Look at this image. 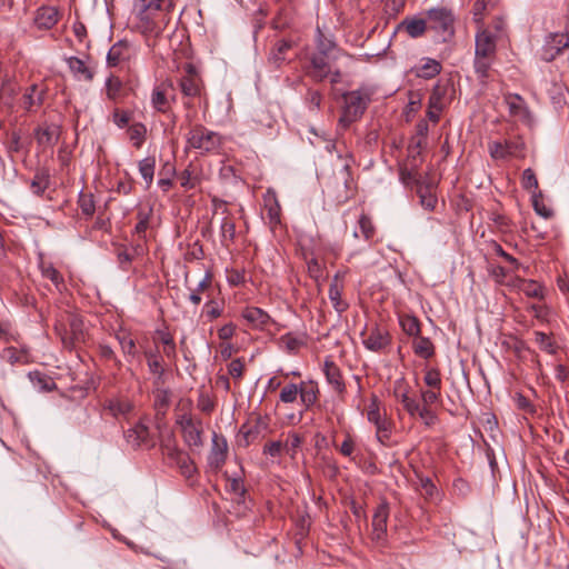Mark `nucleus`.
Returning a JSON list of instances; mask_svg holds the SVG:
<instances>
[{"label": "nucleus", "mask_w": 569, "mask_h": 569, "mask_svg": "<svg viewBox=\"0 0 569 569\" xmlns=\"http://www.w3.org/2000/svg\"><path fill=\"white\" fill-rule=\"evenodd\" d=\"M163 0H134L133 14L137 29L146 37H159L166 29L169 18L162 12Z\"/></svg>", "instance_id": "f257e3e1"}, {"label": "nucleus", "mask_w": 569, "mask_h": 569, "mask_svg": "<svg viewBox=\"0 0 569 569\" xmlns=\"http://www.w3.org/2000/svg\"><path fill=\"white\" fill-rule=\"evenodd\" d=\"M186 140V148L193 149L201 156L219 153L224 143V139L220 133L202 124L191 127L187 133Z\"/></svg>", "instance_id": "f03ea898"}, {"label": "nucleus", "mask_w": 569, "mask_h": 569, "mask_svg": "<svg viewBox=\"0 0 569 569\" xmlns=\"http://www.w3.org/2000/svg\"><path fill=\"white\" fill-rule=\"evenodd\" d=\"M375 93L372 86H361L357 90L349 91L343 94V114L340 119L341 122L351 123L360 117L367 109L371 98Z\"/></svg>", "instance_id": "7ed1b4c3"}, {"label": "nucleus", "mask_w": 569, "mask_h": 569, "mask_svg": "<svg viewBox=\"0 0 569 569\" xmlns=\"http://www.w3.org/2000/svg\"><path fill=\"white\" fill-rule=\"evenodd\" d=\"M162 456L168 466L176 467L184 478H191L196 472V466L190 456L180 449L174 440H168L161 446Z\"/></svg>", "instance_id": "20e7f679"}, {"label": "nucleus", "mask_w": 569, "mask_h": 569, "mask_svg": "<svg viewBox=\"0 0 569 569\" xmlns=\"http://www.w3.org/2000/svg\"><path fill=\"white\" fill-rule=\"evenodd\" d=\"M182 439L189 448H200L203 445V423L200 418L183 412L177 417Z\"/></svg>", "instance_id": "39448f33"}, {"label": "nucleus", "mask_w": 569, "mask_h": 569, "mask_svg": "<svg viewBox=\"0 0 569 569\" xmlns=\"http://www.w3.org/2000/svg\"><path fill=\"white\" fill-rule=\"evenodd\" d=\"M137 56V48L128 40H119L107 53V66L122 69Z\"/></svg>", "instance_id": "423d86ee"}, {"label": "nucleus", "mask_w": 569, "mask_h": 569, "mask_svg": "<svg viewBox=\"0 0 569 569\" xmlns=\"http://www.w3.org/2000/svg\"><path fill=\"white\" fill-rule=\"evenodd\" d=\"M179 88L184 97L196 98L201 96L203 82L194 64L186 63L183 66Z\"/></svg>", "instance_id": "0eeeda50"}, {"label": "nucleus", "mask_w": 569, "mask_h": 569, "mask_svg": "<svg viewBox=\"0 0 569 569\" xmlns=\"http://www.w3.org/2000/svg\"><path fill=\"white\" fill-rule=\"evenodd\" d=\"M388 517L389 507L387 502H383L378 507L372 518L371 540L378 548L387 547Z\"/></svg>", "instance_id": "6e6552de"}, {"label": "nucleus", "mask_w": 569, "mask_h": 569, "mask_svg": "<svg viewBox=\"0 0 569 569\" xmlns=\"http://www.w3.org/2000/svg\"><path fill=\"white\" fill-rule=\"evenodd\" d=\"M338 57L328 56L315 52L310 57L309 66L306 68V73L315 81H323L331 73V66Z\"/></svg>", "instance_id": "1a4fd4ad"}, {"label": "nucleus", "mask_w": 569, "mask_h": 569, "mask_svg": "<svg viewBox=\"0 0 569 569\" xmlns=\"http://www.w3.org/2000/svg\"><path fill=\"white\" fill-rule=\"evenodd\" d=\"M270 419L268 416L253 415L240 428V436L243 438L244 446L250 445L260 436L269 431Z\"/></svg>", "instance_id": "9d476101"}, {"label": "nucleus", "mask_w": 569, "mask_h": 569, "mask_svg": "<svg viewBox=\"0 0 569 569\" xmlns=\"http://www.w3.org/2000/svg\"><path fill=\"white\" fill-rule=\"evenodd\" d=\"M330 192L338 204L345 203L353 196L355 186L347 166L335 177V186Z\"/></svg>", "instance_id": "9b49d317"}, {"label": "nucleus", "mask_w": 569, "mask_h": 569, "mask_svg": "<svg viewBox=\"0 0 569 569\" xmlns=\"http://www.w3.org/2000/svg\"><path fill=\"white\" fill-rule=\"evenodd\" d=\"M228 441L223 435L213 432L211 438V447L208 452V466L212 470H219L226 463L228 458Z\"/></svg>", "instance_id": "f8f14e48"}, {"label": "nucleus", "mask_w": 569, "mask_h": 569, "mask_svg": "<svg viewBox=\"0 0 569 569\" xmlns=\"http://www.w3.org/2000/svg\"><path fill=\"white\" fill-rule=\"evenodd\" d=\"M427 17L432 29L452 32L455 16L451 9L447 7L431 8L427 11Z\"/></svg>", "instance_id": "ddd939ff"}, {"label": "nucleus", "mask_w": 569, "mask_h": 569, "mask_svg": "<svg viewBox=\"0 0 569 569\" xmlns=\"http://www.w3.org/2000/svg\"><path fill=\"white\" fill-rule=\"evenodd\" d=\"M569 47V32H555L550 33L546 40L542 49V58L546 61H551L565 48Z\"/></svg>", "instance_id": "4468645a"}, {"label": "nucleus", "mask_w": 569, "mask_h": 569, "mask_svg": "<svg viewBox=\"0 0 569 569\" xmlns=\"http://www.w3.org/2000/svg\"><path fill=\"white\" fill-rule=\"evenodd\" d=\"M69 332L61 336L62 343L66 348H73L77 343L84 340V325L82 319L77 315L69 316Z\"/></svg>", "instance_id": "2eb2a0df"}, {"label": "nucleus", "mask_w": 569, "mask_h": 569, "mask_svg": "<svg viewBox=\"0 0 569 569\" xmlns=\"http://www.w3.org/2000/svg\"><path fill=\"white\" fill-rule=\"evenodd\" d=\"M495 53L496 40L493 36L488 30L479 28L476 34V56L493 58Z\"/></svg>", "instance_id": "dca6fc26"}, {"label": "nucleus", "mask_w": 569, "mask_h": 569, "mask_svg": "<svg viewBox=\"0 0 569 569\" xmlns=\"http://www.w3.org/2000/svg\"><path fill=\"white\" fill-rule=\"evenodd\" d=\"M505 101L512 117L528 124L531 122L530 112L526 106L525 100L519 94H507L505 97Z\"/></svg>", "instance_id": "f3484780"}, {"label": "nucleus", "mask_w": 569, "mask_h": 569, "mask_svg": "<svg viewBox=\"0 0 569 569\" xmlns=\"http://www.w3.org/2000/svg\"><path fill=\"white\" fill-rule=\"evenodd\" d=\"M67 66L77 81L91 82L94 77V72L89 68L86 62L78 57L66 58Z\"/></svg>", "instance_id": "a211bd4d"}, {"label": "nucleus", "mask_w": 569, "mask_h": 569, "mask_svg": "<svg viewBox=\"0 0 569 569\" xmlns=\"http://www.w3.org/2000/svg\"><path fill=\"white\" fill-rule=\"evenodd\" d=\"M427 29L426 21L420 18H406L393 30V36L398 32H406L411 38L421 37Z\"/></svg>", "instance_id": "6ab92c4d"}, {"label": "nucleus", "mask_w": 569, "mask_h": 569, "mask_svg": "<svg viewBox=\"0 0 569 569\" xmlns=\"http://www.w3.org/2000/svg\"><path fill=\"white\" fill-rule=\"evenodd\" d=\"M264 208L267 210V218L269 220V224L274 228L280 224V213L281 207L277 199V194L272 190H268L263 196Z\"/></svg>", "instance_id": "aec40b11"}, {"label": "nucleus", "mask_w": 569, "mask_h": 569, "mask_svg": "<svg viewBox=\"0 0 569 569\" xmlns=\"http://www.w3.org/2000/svg\"><path fill=\"white\" fill-rule=\"evenodd\" d=\"M319 396L318 385L313 381H301L299 383V399L306 410L311 408L317 401Z\"/></svg>", "instance_id": "412c9836"}, {"label": "nucleus", "mask_w": 569, "mask_h": 569, "mask_svg": "<svg viewBox=\"0 0 569 569\" xmlns=\"http://www.w3.org/2000/svg\"><path fill=\"white\" fill-rule=\"evenodd\" d=\"M323 372L328 383L337 391L342 392L345 390V383L339 367L331 360L326 359L323 363Z\"/></svg>", "instance_id": "4be33fe9"}, {"label": "nucleus", "mask_w": 569, "mask_h": 569, "mask_svg": "<svg viewBox=\"0 0 569 569\" xmlns=\"http://www.w3.org/2000/svg\"><path fill=\"white\" fill-rule=\"evenodd\" d=\"M59 19V12L54 7L38 9L34 22L39 29H51Z\"/></svg>", "instance_id": "5701e85b"}, {"label": "nucleus", "mask_w": 569, "mask_h": 569, "mask_svg": "<svg viewBox=\"0 0 569 569\" xmlns=\"http://www.w3.org/2000/svg\"><path fill=\"white\" fill-rule=\"evenodd\" d=\"M355 217L357 218V226L352 231L353 237L356 239L369 240L373 236L371 220L362 211L358 212V209H356Z\"/></svg>", "instance_id": "b1692460"}, {"label": "nucleus", "mask_w": 569, "mask_h": 569, "mask_svg": "<svg viewBox=\"0 0 569 569\" xmlns=\"http://www.w3.org/2000/svg\"><path fill=\"white\" fill-rule=\"evenodd\" d=\"M168 87H170V84L161 83L156 86L151 93V104L161 113H166L170 109V102L167 97Z\"/></svg>", "instance_id": "393cba45"}, {"label": "nucleus", "mask_w": 569, "mask_h": 569, "mask_svg": "<svg viewBox=\"0 0 569 569\" xmlns=\"http://www.w3.org/2000/svg\"><path fill=\"white\" fill-rule=\"evenodd\" d=\"M106 409L116 418H127L132 411L133 405L127 398H112L107 401Z\"/></svg>", "instance_id": "a878e982"}, {"label": "nucleus", "mask_w": 569, "mask_h": 569, "mask_svg": "<svg viewBox=\"0 0 569 569\" xmlns=\"http://www.w3.org/2000/svg\"><path fill=\"white\" fill-rule=\"evenodd\" d=\"M443 109L442 91L439 87H436L429 97L427 117L433 123H437L440 119V113Z\"/></svg>", "instance_id": "bb28decb"}, {"label": "nucleus", "mask_w": 569, "mask_h": 569, "mask_svg": "<svg viewBox=\"0 0 569 569\" xmlns=\"http://www.w3.org/2000/svg\"><path fill=\"white\" fill-rule=\"evenodd\" d=\"M116 338L120 345L123 356L126 357L127 361L130 362L138 355L134 339L126 330H120L117 332Z\"/></svg>", "instance_id": "cd10ccee"}, {"label": "nucleus", "mask_w": 569, "mask_h": 569, "mask_svg": "<svg viewBox=\"0 0 569 569\" xmlns=\"http://www.w3.org/2000/svg\"><path fill=\"white\" fill-rule=\"evenodd\" d=\"M59 127L56 124H48L37 130V141L41 146H54L59 140Z\"/></svg>", "instance_id": "c85d7f7f"}, {"label": "nucleus", "mask_w": 569, "mask_h": 569, "mask_svg": "<svg viewBox=\"0 0 569 569\" xmlns=\"http://www.w3.org/2000/svg\"><path fill=\"white\" fill-rule=\"evenodd\" d=\"M316 43L318 53L338 58L342 56V52L337 48L336 43L331 39L325 37L319 27L317 28Z\"/></svg>", "instance_id": "c756f323"}, {"label": "nucleus", "mask_w": 569, "mask_h": 569, "mask_svg": "<svg viewBox=\"0 0 569 569\" xmlns=\"http://www.w3.org/2000/svg\"><path fill=\"white\" fill-rule=\"evenodd\" d=\"M242 317L254 327H264L270 322V316L258 307H247Z\"/></svg>", "instance_id": "7c9ffc66"}, {"label": "nucleus", "mask_w": 569, "mask_h": 569, "mask_svg": "<svg viewBox=\"0 0 569 569\" xmlns=\"http://www.w3.org/2000/svg\"><path fill=\"white\" fill-rule=\"evenodd\" d=\"M441 64L439 61L431 58H423L421 64L416 67V74L420 78L431 79L439 74Z\"/></svg>", "instance_id": "2f4dec72"}, {"label": "nucleus", "mask_w": 569, "mask_h": 569, "mask_svg": "<svg viewBox=\"0 0 569 569\" xmlns=\"http://www.w3.org/2000/svg\"><path fill=\"white\" fill-rule=\"evenodd\" d=\"M0 357L2 360L9 362L10 365H24L30 361V357L27 350L17 349L14 347L4 348L1 351Z\"/></svg>", "instance_id": "473e14b6"}, {"label": "nucleus", "mask_w": 569, "mask_h": 569, "mask_svg": "<svg viewBox=\"0 0 569 569\" xmlns=\"http://www.w3.org/2000/svg\"><path fill=\"white\" fill-rule=\"evenodd\" d=\"M144 357L147 359L149 371L154 375L157 379H161L164 373V366L159 350H146Z\"/></svg>", "instance_id": "72a5a7b5"}, {"label": "nucleus", "mask_w": 569, "mask_h": 569, "mask_svg": "<svg viewBox=\"0 0 569 569\" xmlns=\"http://www.w3.org/2000/svg\"><path fill=\"white\" fill-rule=\"evenodd\" d=\"M292 48V42L286 39L277 41L270 52L269 61L276 67H280L286 61L288 50Z\"/></svg>", "instance_id": "f704fd0d"}, {"label": "nucleus", "mask_w": 569, "mask_h": 569, "mask_svg": "<svg viewBox=\"0 0 569 569\" xmlns=\"http://www.w3.org/2000/svg\"><path fill=\"white\" fill-rule=\"evenodd\" d=\"M126 437L132 446H140L148 440L149 428L144 423L138 422L134 427L128 429Z\"/></svg>", "instance_id": "c9c22d12"}, {"label": "nucleus", "mask_w": 569, "mask_h": 569, "mask_svg": "<svg viewBox=\"0 0 569 569\" xmlns=\"http://www.w3.org/2000/svg\"><path fill=\"white\" fill-rule=\"evenodd\" d=\"M390 342L388 333H382L380 330L372 331L365 340V346L372 351H380L386 348Z\"/></svg>", "instance_id": "e433bc0d"}, {"label": "nucleus", "mask_w": 569, "mask_h": 569, "mask_svg": "<svg viewBox=\"0 0 569 569\" xmlns=\"http://www.w3.org/2000/svg\"><path fill=\"white\" fill-rule=\"evenodd\" d=\"M342 287L338 283V276H335L329 286V299L333 308L338 312H343L347 309V303L341 299Z\"/></svg>", "instance_id": "4c0bfd02"}, {"label": "nucleus", "mask_w": 569, "mask_h": 569, "mask_svg": "<svg viewBox=\"0 0 569 569\" xmlns=\"http://www.w3.org/2000/svg\"><path fill=\"white\" fill-rule=\"evenodd\" d=\"M139 172L141 177L143 178L147 188H149L152 184L153 176H154V169H156V159L154 157H146L138 163Z\"/></svg>", "instance_id": "58836bf2"}, {"label": "nucleus", "mask_w": 569, "mask_h": 569, "mask_svg": "<svg viewBox=\"0 0 569 569\" xmlns=\"http://www.w3.org/2000/svg\"><path fill=\"white\" fill-rule=\"evenodd\" d=\"M533 336H535V342L538 345L540 350H542L549 355L557 353L558 346L551 335H547L542 331H535Z\"/></svg>", "instance_id": "ea45409f"}, {"label": "nucleus", "mask_w": 569, "mask_h": 569, "mask_svg": "<svg viewBox=\"0 0 569 569\" xmlns=\"http://www.w3.org/2000/svg\"><path fill=\"white\" fill-rule=\"evenodd\" d=\"M128 136L134 148L140 149L144 143L147 128L141 122H136L128 128Z\"/></svg>", "instance_id": "a19ab883"}, {"label": "nucleus", "mask_w": 569, "mask_h": 569, "mask_svg": "<svg viewBox=\"0 0 569 569\" xmlns=\"http://www.w3.org/2000/svg\"><path fill=\"white\" fill-rule=\"evenodd\" d=\"M152 217V208L140 209L137 213L138 222L134 227V232L140 239H144V233L150 227V219Z\"/></svg>", "instance_id": "79ce46f5"}, {"label": "nucleus", "mask_w": 569, "mask_h": 569, "mask_svg": "<svg viewBox=\"0 0 569 569\" xmlns=\"http://www.w3.org/2000/svg\"><path fill=\"white\" fill-rule=\"evenodd\" d=\"M399 325L405 333L417 337L420 333L419 320L410 315H399Z\"/></svg>", "instance_id": "37998d69"}, {"label": "nucleus", "mask_w": 569, "mask_h": 569, "mask_svg": "<svg viewBox=\"0 0 569 569\" xmlns=\"http://www.w3.org/2000/svg\"><path fill=\"white\" fill-rule=\"evenodd\" d=\"M40 270L43 278H47L52 281L54 287L61 291L63 287V277L61 273L53 267L52 263H40Z\"/></svg>", "instance_id": "c03bdc74"}, {"label": "nucleus", "mask_w": 569, "mask_h": 569, "mask_svg": "<svg viewBox=\"0 0 569 569\" xmlns=\"http://www.w3.org/2000/svg\"><path fill=\"white\" fill-rule=\"evenodd\" d=\"M506 143L507 152H509L510 158H525L526 156V143L520 138H512L503 140Z\"/></svg>", "instance_id": "a18cd8bd"}, {"label": "nucleus", "mask_w": 569, "mask_h": 569, "mask_svg": "<svg viewBox=\"0 0 569 569\" xmlns=\"http://www.w3.org/2000/svg\"><path fill=\"white\" fill-rule=\"evenodd\" d=\"M220 233L222 244L229 246V243L233 241L236 236V224L230 217L226 216L222 219L220 224Z\"/></svg>", "instance_id": "49530a36"}, {"label": "nucleus", "mask_w": 569, "mask_h": 569, "mask_svg": "<svg viewBox=\"0 0 569 569\" xmlns=\"http://www.w3.org/2000/svg\"><path fill=\"white\" fill-rule=\"evenodd\" d=\"M497 0H476L472 9L473 21L479 28L482 27L485 12L496 4Z\"/></svg>", "instance_id": "de8ad7c7"}, {"label": "nucleus", "mask_w": 569, "mask_h": 569, "mask_svg": "<svg viewBox=\"0 0 569 569\" xmlns=\"http://www.w3.org/2000/svg\"><path fill=\"white\" fill-rule=\"evenodd\" d=\"M393 396L401 397L403 407L410 415H415L419 411V405L408 396L405 389H402L401 381H398L397 387L393 388Z\"/></svg>", "instance_id": "09e8293b"}, {"label": "nucleus", "mask_w": 569, "mask_h": 569, "mask_svg": "<svg viewBox=\"0 0 569 569\" xmlns=\"http://www.w3.org/2000/svg\"><path fill=\"white\" fill-rule=\"evenodd\" d=\"M49 187V176L44 171L37 172L30 183V189L33 194L40 197Z\"/></svg>", "instance_id": "8fccbe9b"}, {"label": "nucleus", "mask_w": 569, "mask_h": 569, "mask_svg": "<svg viewBox=\"0 0 569 569\" xmlns=\"http://www.w3.org/2000/svg\"><path fill=\"white\" fill-rule=\"evenodd\" d=\"M417 192L419 194L421 206L425 209L432 211L438 201L435 192L430 188L423 186H419Z\"/></svg>", "instance_id": "3c124183"}, {"label": "nucleus", "mask_w": 569, "mask_h": 569, "mask_svg": "<svg viewBox=\"0 0 569 569\" xmlns=\"http://www.w3.org/2000/svg\"><path fill=\"white\" fill-rule=\"evenodd\" d=\"M144 253V248L142 244L138 243L134 247H132V251L129 252L127 249L122 250L118 253V260L123 270H127L128 264L139 256H142Z\"/></svg>", "instance_id": "603ef678"}, {"label": "nucleus", "mask_w": 569, "mask_h": 569, "mask_svg": "<svg viewBox=\"0 0 569 569\" xmlns=\"http://www.w3.org/2000/svg\"><path fill=\"white\" fill-rule=\"evenodd\" d=\"M520 290L530 298H543V287L535 280H523Z\"/></svg>", "instance_id": "864d4df0"}, {"label": "nucleus", "mask_w": 569, "mask_h": 569, "mask_svg": "<svg viewBox=\"0 0 569 569\" xmlns=\"http://www.w3.org/2000/svg\"><path fill=\"white\" fill-rule=\"evenodd\" d=\"M421 106V97L417 92H409V101L403 110V117L406 121H410L412 117L418 112Z\"/></svg>", "instance_id": "5fc2aeb1"}, {"label": "nucleus", "mask_w": 569, "mask_h": 569, "mask_svg": "<svg viewBox=\"0 0 569 569\" xmlns=\"http://www.w3.org/2000/svg\"><path fill=\"white\" fill-rule=\"evenodd\" d=\"M104 87L107 98L109 100H116L120 94L122 81L118 77L111 74L107 78Z\"/></svg>", "instance_id": "6e6d98bb"}, {"label": "nucleus", "mask_w": 569, "mask_h": 569, "mask_svg": "<svg viewBox=\"0 0 569 569\" xmlns=\"http://www.w3.org/2000/svg\"><path fill=\"white\" fill-rule=\"evenodd\" d=\"M79 207L81 209V212L87 217H92L96 211V204L93 200L92 193H79V200H78Z\"/></svg>", "instance_id": "4d7b16f0"}, {"label": "nucleus", "mask_w": 569, "mask_h": 569, "mask_svg": "<svg viewBox=\"0 0 569 569\" xmlns=\"http://www.w3.org/2000/svg\"><path fill=\"white\" fill-rule=\"evenodd\" d=\"M299 398V385L288 383L286 385L279 395V399L283 403H293Z\"/></svg>", "instance_id": "13d9d810"}, {"label": "nucleus", "mask_w": 569, "mask_h": 569, "mask_svg": "<svg viewBox=\"0 0 569 569\" xmlns=\"http://www.w3.org/2000/svg\"><path fill=\"white\" fill-rule=\"evenodd\" d=\"M415 352L425 359L430 358L433 355V345L429 338H419L415 342Z\"/></svg>", "instance_id": "bf43d9fd"}, {"label": "nucleus", "mask_w": 569, "mask_h": 569, "mask_svg": "<svg viewBox=\"0 0 569 569\" xmlns=\"http://www.w3.org/2000/svg\"><path fill=\"white\" fill-rule=\"evenodd\" d=\"M488 150L490 157L495 160H503L509 157V152H507L505 141H492L488 144Z\"/></svg>", "instance_id": "052dcab7"}, {"label": "nucleus", "mask_w": 569, "mask_h": 569, "mask_svg": "<svg viewBox=\"0 0 569 569\" xmlns=\"http://www.w3.org/2000/svg\"><path fill=\"white\" fill-rule=\"evenodd\" d=\"M38 87L32 84L23 96V103L27 109H31L33 106H38L42 102L43 92H40L37 97Z\"/></svg>", "instance_id": "680f3d73"}, {"label": "nucleus", "mask_w": 569, "mask_h": 569, "mask_svg": "<svg viewBox=\"0 0 569 569\" xmlns=\"http://www.w3.org/2000/svg\"><path fill=\"white\" fill-rule=\"evenodd\" d=\"M281 342L286 350L289 352H296L301 346L305 345V340L300 337H296L292 333H287L281 337Z\"/></svg>", "instance_id": "e2e57ef3"}, {"label": "nucleus", "mask_w": 569, "mask_h": 569, "mask_svg": "<svg viewBox=\"0 0 569 569\" xmlns=\"http://www.w3.org/2000/svg\"><path fill=\"white\" fill-rule=\"evenodd\" d=\"M521 183L526 190L536 191L538 189V179L535 171L531 168L523 170Z\"/></svg>", "instance_id": "0e129e2a"}, {"label": "nucleus", "mask_w": 569, "mask_h": 569, "mask_svg": "<svg viewBox=\"0 0 569 569\" xmlns=\"http://www.w3.org/2000/svg\"><path fill=\"white\" fill-rule=\"evenodd\" d=\"M399 178H400V181L406 187H411V186L418 183V171L415 168L407 169L406 167H400Z\"/></svg>", "instance_id": "69168bd1"}, {"label": "nucleus", "mask_w": 569, "mask_h": 569, "mask_svg": "<svg viewBox=\"0 0 569 569\" xmlns=\"http://www.w3.org/2000/svg\"><path fill=\"white\" fill-rule=\"evenodd\" d=\"M367 416H368V420L373 422L375 425H379V423L386 421V419H382V415H381L380 408H379V401L376 396L372 397L371 403L368 408Z\"/></svg>", "instance_id": "338daca9"}, {"label": "nucleus", "mask_w": 569, "mask_h": 569, "mask_svg": "<svg viewBox=\"0 0 569 569\" xmlns=\"http://www.w3.org/2000/svg\"><path fill=\"white\" fill-rule=\"evenodd\" d=\"M227 491L234 496H243L246 488L241 478H228L226 483Z\"/></svg>", "instance_id": "774afa93"}]
</instances>
